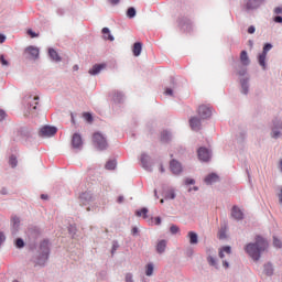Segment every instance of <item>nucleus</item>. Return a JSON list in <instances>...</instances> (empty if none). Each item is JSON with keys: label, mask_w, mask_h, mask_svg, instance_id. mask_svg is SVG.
<instances>
[{"label": "nucleus", "mask_w": 282, "mask_h": 282, "mask_svg": "<svg viewBox=\"0 0 282 282\" xmlns=\"http://www.w3.org/2000/svg\"><path fill=\"white\" fill-rule=\"evenodd\" d=\"M147 276H151L153 274V263H149L145 269Z\"/></svg>", "instance_id": "7c9ffc66"}, {"label": "nucleus", "mask_w": 282, "mask_h": 282, "mask_svg": "<svg viewBox=\"0 0 282 282\" xmlns=\"http://www.w3.org/2000/svg\"><path fill=\"white\" fill-rule=\"evenodd\" d=\"M231 252V249L230 247L226 246V247H223L219 251V257L220 259H224V257H226L225 254H230Z\"/></svg>", "instance_id": "4be33fe9"}, {"label": "nucleus", "mask_w": 282, "mask_h": 282, "mask_svg": "<svg viewBox=\"0 0 282 282\" xmlns=\"http://www.w3.org/2000/svg\"><path fill=\"white\" fill-rule=\"evenodd\" d=\"M84 118L87 122H94V117L89 112H85Z\"/></svg>", "instance_id": "2f4dec72"}, {"label": "nucleus", "mask_w": 282, "mask_h": 282, "mask_svg": "<svg viewBox=\"0 0 282 282\" xmlns=\"http://www.w3.org/2000/svg\"><path fill=\"white\" fill-rule=\"evenodd\" d=\"M254 32H256L254 26H253V25L249 26L248 33H249V34H254Z\"/></svg>", "instance_id": "a18cd8bd"}, {"label": "nucleus", "mask_w": 282, "mask_h": 282, "mask_svg": "<svg viewBox=\"0 0 282 282\" xmlns=\"http://www.w3.org/2000/svg\"><path fill=\"white\" fill-rule=\"evenodd\" d=\"M160 171H161V173H164V166H160Z\"/></svg>", "instance_id": "0e129e2a"}, {"label": "nucleus", "mask_w": 282, "mask_h": 282, "mask_svg": "<svg viewBox=\"0 0 282 282\" xmlns=\"http://www.w3.org/2000/svg\"><path fill=\"white\" fill-rule=\"evenodd\" d=\"M268 250V240L261 236L256 237V242H250L245 247V251L253 261L261 259V252Z\"/></svg>", "instance_id": "f257e3e1"}, {"label": "nucleus", "mask_w": 282, "mask_h": 282, "mask_svg": "<svg viewBox=\"0 0 282 282\" xmlns=\"http://www.w3.org/2000/svg\"><path fill=\"white\" fill-rule=\"evenodd\" d=\"M210 265H216L215 258H209Z\"/></svg>", "instance_id": "6e6d98bb"}, {"label": "nucleus", "mask_w": 282, "mask_h": 282, "mask_svg": "<svg viewBox=\"0 0 282 282\" xmlns=\"http://www.w3.org/2000/svg\"><path fill=\"white\" fill-rule=\"evenodd\" d=\"M0 194L1 195H8V189L6 187H3L1 191H0Z\"/></svg>", "instance_id": "3c124183"}, {"label": "nucleus", "mask_w": 282, "mask_h": 282, "mask_svg": "<svg viewBox=\"0 0 282 282\" xmlns=\"http://www.w3.org/2000/svg\"><path fill=\"white\" fill-rule=\"evenodd\" d=\"M231 217H234V219H243V212H241V209H239V207L234 206L231 209Z\"/></svg>", "instance_id": "f8f14e48"}, {"label": "nucleus", "mask_w": 282, "mask_h": 282, "mask_svg": "<svg viewBox=\"0 0 282 282\" xmlns=\"http://www.w3.org/2000/svg\"><path fill=\"white\" fill-rule=\"evenodd\" d=\"M11 224H12L14 230H17V228H19V224H21V220L19 219V217L13 216L11 218Z\"/></svg>", "instance_id": "393cba45"}, {"label": "nucleus", "mask_w": 282, "mask_h": 282, "mask_svg": "<svg viewBox=\"0 0 282 282\" xmlns=\"http://www.w3.org/2000/svg\"><path fill=\"white\" fill-rule=\"evenodd\" d=\"M149 213V209L142 208L141 210L137 212V217H143V219H147V214Z\"/></svg>", "instance_id": "a878e982"}, {"label": "nucleus", "mask_w": 282, "mask_h": 282, "mask_svg": "<svg viewBox=\"0 0 282 282\" xmlns=\"http://www.w3.org/2000/svg\"><path fill=\"white\" fill-rule=\"evenodd\" d=\"M116 164H117L116 161H108L106 163L107 171H113L116 169Z\"/></svg>", "instance_id": "bb28decb"}, {"label": "nucleus", "mask_w": 282, "mask_h": 282, "mask_svg": "<svg viewBox=\"0 0 282 282\" xmlns=\"http://www.w3.org/2000/svg\"><path fill=\"white\" fill-rule=\"evenodd\" d=\"M170 232L172 235H177V232H180V227H177L175 225H172L171 228H170Z\"/></svg>", "instance_id": "473e14b6"}, {"label": "nucleus", "mask_w": 282, "mask_h": 282, "mask_svg": "<svg viewBox=\"0 0 282 282\" xmlns=\"http://www.w3.org/2000/svg\"><path fill=\"white\" fill-rule=\"evenodd\" d=\"M41 199H47V195L42 194V195H41Z\"/></svg>", "instance_id": "680f3d73"}, {"label": "nucleus", "mask_w": 282, "mask_h": 282, "mask_svg": "<svg viewBox=\"0 0 282 282\" xmlns=\"http://www.w3.org/2000/svg\"><path fill=\"white\" fill-rule=\"evenodd\" d=\"M91 199H94V197L91 196V194L85 192L80 195V200L82 204H89V202H91Z\"/></svg>", "instance_id": "f3484780"}, {"label": "nucleus", "mask_w": 282, "mask_h": 282, "mask_svg": "<svg viewBox=\"0 0 282 282\" xmlns=\"http://www.w3.org/2000/svg\"><path fill=\"white\" fill-rule=\"evenodd\" d=\"M28 34L29 36H31V39H36L39 36V33L32 31V29L28 30Z\"/></svg>", "instance_id": "4c0bfd02"}, {"label": "nucleus", "mask_w": 282, "mask_h": 282, "mask_svg": "<svg viewBox=\"0 0 282 282\" xmlns=\"http://www.w3.org/2000/svg\"><path fill=\"white\" fill-rule=\"evenodd\" d=\"M275 23H282V17L278 15L274 18Z\"/></svg>", "instance_id": "de8ad7c7"}, {"label": "nucleus", "mask_w": 282, "mask_h": 282, "mask_svg": "<svg viewBox=\"0 0 282 282\" xmlns=\"http://www.w3.org/2000/svg\"><path fill=\"white\" fill-rule=\"evenodd\" d=\"M141 163H142V166H143L144 169H147V166H148V164H149V155L142 154V155H141Z\"/></svg>", "instance_id": "cd10ccee"}, {"label": "nucleus", "mask_w": 282, "mask_h": 282, "mask_svg": "<svg viewBox=\"0 0 282 282\" xmlns=\"http://www.w3.org/2000/svg\"><path fill=\"white\" fill-rule=\"evenodd\" d=\"M10 166L14 169L17 166V156H11L9 160Z\"/></svg>", "instance_id": "c9c22d12"}, {"label": "nucleus", "mask_w": 282, "mask_h": 282, "mask_svg": "<svg viewBox=\"0 0 282 282\" xmlns=\"http://www.w3.org/2000/svg\"><path fill=\"white\" fill-rule=\"evenodd\" d=\"M15 246H17V248H23V246H25V242L23 241V239L18 238L15 240Z\"/></svg>", "instance_id": "72a5a7b5"}, {"label": "nucleus", "mask_w": 282, "mask_h": 282, "mask_svg": "<svg viewBox=\"0 0 282 282\" xmlns=\"http://www.w3.org/2000/svg\"><path fill=\"white\" fill-rule=\"evenodd\" d=\"M107 65L105 64H97L93 66L91 69H89L88 74H90L91 76H96L97 74H100V72H102V69H105Z\"/></svg>", "instance_id": "9b49d317"}, {"label": "nucleus", "mask_w": 282, "mask_h": 282, "mask_svg": "<svg viewBox=\"0 0 282 282\" xmlns=\"http://www.w3.org/2000/svg\"><path fill=\"white\" fill-rule=\"evenodd\" d=\"M165 199H175V191L170 189L165 194Z\"/></svg>", "instance_id": "c756f323"}, {"label": "nucleus", "mask_w": 282, "mask_h": 282, "mask_svg": "<svg viewBox=\"0 0 282 282\" xmlns=\"http://www.w3.org/2000/svg\"><path fill=\"white\" fill-rule=\"evenodd\" d=\"M48 56L52 58V61H55L56 63H59L61 56L54 48L48 50Z\"/></svg>", "instance_id": "a211bd4d"}, {"label": "nucleus", "mask_w": 282, "mask_h": 282, "mask_svg": "<svg viewBox=\"0 0 282 282\" xmlns=\"http://www.w3.org/2000/svg\"><path fill=\"white\" fill-rule=\"evenodd\" d=\"M224 268H229L228 261H223Z\"/></svg>", "instance_id": "13d9d810"}, {"label": "nucleus", "mask_w": 282, "mask_h": 282, "mask_svg": "<svg viewBox=\"0 0 282 282\" xmlns=\"http://www.w3.org/2000/svg\"><path fill=\"white\" fill-rule=\"evenodd\" d=\"M117 202H118V204H122V202H124V196H119L117 198Z\"/></svg>", "instance_id": "8fccbe9b"}, {"label": "nucleus", "mask_w": 282, "mask_h": 282, "mask_svg": "<svg viewBox=\"0 0 282 282\" xmlns=\"http://www.w3.org/2000/svg\"><path fill=\"white\" fill-rule=\"evenodd\" d=\"M275 14H282V8L278 7L274 9Z\"/></svg>", "instance_id": "09e8293b"}, {"label": "nucleus", "mask_w": 282, "mask_h": 282, "mask_svg": "<svg viewBox=\"0 0 282 282\" xmlns=\"http://www.w3.org/2000/svg\"><path fill=\"white\" fill-rule=\"evenodd\" d=\"M0 43H6V35L0 34Z\"/></svg>", "instance_id": "5fc2aeb1"}, {"label": "nucleus", "mask_w": 282, "mask_h": 282, "mask_svg": "<svg viewBox=\"0 0 282 282\" xmlns=\"http://www.w3.org/2000/svg\"><path fill=\"white\" fill-rule=\"evenodd\" d=\"M197 153L198 160H200L202 162H208V160H210V151H208V149L199 148Z\"/></svg>", "instance_id": "423d86ee"}, {"label": "nucleus", "mask_w": 282, "mask_h": 282, "mask_svg": "<svg viewBox=\"0 0 282 282\" xmlns=\"http://www.w3.org/2000/svg\"><path fill=\"white\" fill-rule=\"evenodd\" d=\"M219 239H224V235L220 234Z\"/></svg>", "instance_id": "338daca9"}, {"label": "nucleus", "mask_w": 282, "mask_h": 282, "mask_svg": "<svg viewBox=\"0 0 282 282\" xmlns=\"http://www.w3.org/2000/svg\"><path fill=\"white\" fill-rule=\"evenodd\" d=\"M72 122L74 123L75 121H74V116H72Z\"/></svg>", "instance_id": "774afa93"}, {"label": "nucleus", "mask_w": 282, "mask_h": 282, "mask_svg": "<svg viewBox=\"0 0 282 282\" xmlns=\"http://www.w3.org/2000/svg\"><path fill=\"white\" fill-rule=\"evenodd\" d=\"M169 140H171V133H169V131H163L161 133V141L169 142Z\"/></svg>", "instance_id": "b1692460"}, {"label": "nucleus", "mask_w": 282, "mask_h": 282, "mask_svg": "<svg viewBox=\"0 0 282 282\" xmlns=\"http://www.w3.org/2000/svg\"><path fill=\"white\" fill-rule=\"evenodd\" d=\"M197 113L202 118V120H208V118L213 116V109H210L209 106L202 105L198 107Z\"/></svg>", "instance_id": "20e7f679"}, {"label": "nucleus", "mask_w": 282, "mask_h": 282, "mask_svg": "<svg viewBox=\"0 0 282 282\" xmlns=\"http://www.w3.org/2000/svg\"><path fill=\"white\" fill-rule=\"evenodd\" d=\"M165 94H166V96H173V89L166 88Z\"/></svg>", "instance_id": "49530a36"}, {"label": "nucleus", "mask_w": 282, "mask_h": 282, "mask_svg": "<svg viewBox=\"0 0 282 282\" xmlns=\"http://www.w3.org/2000/svg\"><path fill=\"white\" fill-rule=\"evenodd\" d=\"M185 184H187V185L195 184V180L187 178V180H185Z\"/></svg>", "instance_id": "c03bdc74"}, {"label": "nucleus", "mask_w": 282, "mask_h": 282, "mask_svg": "<svg viewBox=\"0 0 282 282\" xmlns=\"http://www.w3.org/2000/svg\"><path fill=\"white\" fill-rule=\"evenodd\" d=\"M72 147L73 149H80L83 147V137L80 134H73Z\"/></svg>", "instance_id": "1a4fd4ad"}, {"label": "nucleus", "mask_w": 282, "mask_h": 282, "mask_svg": "<svg viewBox=\"0 0 282 282\" xmlns=\"http://www.w3.org/2000/svg\"><path fill=\"white\" fill-rule=\"evenodd\" d=\"M36 105H39V96H35V97L33 98V104H31V107H32L33 109H36Z\"/></svg>", "instance_id": "58836bf2"}, {"label": "nucleus", "mask_w": 282, "mask_h": 282, "mask_svg": "<svg viewBox=\"0 0 282 282\" xmlns=\"http://www.w3.org/2000/svg\"><path fill=\"white\" fill-rule=\"evenodd\" d=\"M272 50V44L267 43L263 47V52L262 54H268V52H270Z\"/></svg>", "instance_id": "f704fd0d"}, {"label": "nucleus", "mask_w": 282, "mask_h": 282, "mask_svg": "<svg viewBox=\"0 0 282 282\" xmlns=\"http://www.w3.org/2000/svg\"><path fill=\"white\" fill-rule=\"evenodd\" d=\"M47 246H50V242L47 240H44L41 243V249L44 250V253L42 254L43 261H47V257H48Z\"/></svg>", "instance_id": "ddd939ff"}, {"label": "nucleus", "mask_w": 282, "mask_h": 282, "mask_svg": "<svg viewBox=\"0 0 282 282\" xmlns=\"http://www.w3.org/2000/svg\"><path fill=\"white\" fill-rule=\"evenodd\" d=\"M273 246L275 248H281L282 247V242L281 240H279L276 237L273 238Z\"/></svg>", "instance_id": "e433bc0d"}, {"label": "nucleus", "mask_w": 282, "mask_h": 282, "mask_svg": "<svg viewBox=\"0 0 282 282\" xmlns=\"http://www.w3.org/2000/svg\"><path fill=\"white\" fill-rule=\"evenodd\" d=\"M93 142L96 144V147H98L100 151H105V149H107V140L105 137H102V134L98 132L94 134Z\"/></svg>", "instance_id": "7ed1b4c3"}, {"label": "nucleus", "mask_w": 282, "mask_h": 282, "mask_svg": "<svg viewBox=\"0 0 282 282\" xmlns=\"http://www.w3.org/2000/svg\"><path fill=\"white\" fill-rule=\"evenodd\" d=\"M0 62H1V64L4 65V66H8V65H9L8 61L6 59V57H4L3 55L0 56Z\"/></svg>", "instance_id": "ea45409f"}, {"label": "nucleus", "mask_w": 282, "mask_h": 282, "mask_svg": "<svg viewBox=\"0 0 282 282\" xmlns=\"http://www.w3.org/2000/svg\"><path fill=\"white\" fill-rule=\"evenodd\" d=\"M73 69H74V72H78V65H75V66L73 67Z\"/></svg>", "instance_id": "e2e57ef3"}, {"label": "nucleus", "mask_w": 282, "mask_h": 282, "mask_svg": "<svg viewBox=\"0 0 282 282\" xmlns=\"http://www.w3.org/2000/svg\"><path fill=\"white\" fill-rule=\"evenodd\" d=\"M215 182H219V176L215 173H212L205 177V183L215 184Z\"/></svg>", "instance_id": "4468645a"}, {"label": "nucleus", "mask_w": 282, "mask_h": 282, "mask_svg": "<svg viewBox=\"0 0 282 282\" xmlns=\"http://www.w3.org/2000/svg\"><path fill=\"white\" fill-rule=\"evenodd\" d=\"M127 17H128L129 19H133V17H135V8L130 7V8L128 9V11H127Z\"/></svg>", "instance_id": "c85d7f7f"}, {"label": "nucleus", "mask_w": 282, "mask_h": 282, "mask_svg": "<svg viewBox=\"0 0 282 282\" xmlns=\"http://www.w3.org/2000/svg\"><path fill=\"white\" fill-rule=\"evenodd\" d=\"M240 63H242V65H250V57H248V52L241 51Z\"/></svg>", "instance_id": "dca6fc26"}, {"label": "nucleus", "mask_w": 282, "mask_h": 282, "mask_svg": "<svg viewBox=\"0 0 282 282\" xmlns=\"http://www.w3.org/2000/svg\"><path fill=\"white\" fill-rule=\"evenodd\" d=\"M132 235H138V227L132 228Z\"/></svg>", "instance_id": "4d7b16f0"}, {"label": "nucleus", "mask_w": 282, "mask_h": 282, "mask_svg": "<svg viewBox=\"0 0 282 282\" xmlns=\"http://www.w3.org/2000/svg\"><path fill=\"white\" fill-rule=\"evenodd\" d=\"M187 237H188L189 243H191L192 246H195V245L198 243L197 235H196L194 231H189V232L187 234Z\"/></svg>", "instance_id": "aec40b11"}, {"label": "nucleus", "mask_w": 282, "mask_h": 282, "mask_svg": "<svg viewBox=\"0 0 282 282\" xmlns=\"http://www.w3.org/2000/svg\"><path fill=\"white\" fill-rule=\"evenodd\" d=\"M242 89L245 90V94H248V89L246 88V84H242Z\"/></svg>", "instance_id": "052dcab7"}, {"label": "nucleus", "mask_w": 282, "mask_h": 282, "mask_svg": "<svg viewBox=\"0 0 282 282\" xmlns=\"http://www.w3.org/2000/svg\"><path fill=\"white\" fill-rule=\"evenodd\" d=\"M57 131L56 127L44 126L40 129L39 135L41 138H52V135H56Z\"/></svg>", "instance_id": "f03ea898"}, {"label": "nucleus", "mask_w": 282, "mask_h": 282, "mask_svg": "<svg viewBox=\"0 0 282 282\" xmlns=\"http://www.w3.org/2000/svg\"><path fill=\"white\" fill-rule=\"evenodd\" d=\"M155 226H160L162 224V219L160 217L154 218Z\"/></svg>", "instance_id": "37998d69"}, {"label": "nucleus", "mask_w": 282, "mask_h": 282, "mask_svg": "<svg viewBox=\"0 0 282 282\" xmlns=\"http://www.w3.org/2000/svg\"><path fill=\"white\" fill-rule=\"evenodd\" d=\"M164 250H166V240H160L156 245V252H159V254H162Z\"/></svg>", "instance_id": "6ab92c4d"}, {"label": "nucleus", "mask_w": 282, "mask_h": 282, "mask_svg": "<svg viewBox=\"0 0 282 282\" xmlns=\"http://www.w3.org/2000/svg\"><path fill=\"white\" fill-rule=\"evenodd\" d=\"M112 6H118L120 3V0H109Z\"/></svg>", "instance_id": "603ef678"}, {"label": "nucleus", "mask_w": 282, "mask_h": 282, "mask_svg": "<svg viewBox=\"0 0 282 282\" xmlns=\"http://www.w3.org/2000/svg\"><path fill=\"white\" fill-rule=\"evenodd\" d=\"M189 126L193 131H199V129H202V119L192 117L189 119Z\"/></svg>", "instance_id": "0eeeda50"}, {"label": "nucleus", "mask_w": 282, "mask_h": 282, "mask_svg": "<svg viewBox=\"0 0 282 282\" xmlns=\"http://www.w3.org/2000/svg\"><path fill=\"white\" fill-rule=\"evenodd\" d=\"M272 133L273 138H279V135H281V132L279 131H273Z\"/></svg>", "instance_id": "864d4df0"}, {"label": "nucleus", "mask_w": 282, "mask_h": 282, "mask_svg": "<svg viewBox=\"0 0 282 282\" xmlns=\"http://www.w3.org/2000/svg\"><path fill=\"white\" fill-rule=\"evenodd\" d=\"M116 250H118V245H113L112 247V252H116Z\"/></svg>", "instance_id": "bf43d9fd"}, {"label": "nucleus", "mask_w": 282, "mask_h": 282, "mask_svg": "<svg viewBox=\"0 0 282 282\" xmlns=\"http://www.w3.org/2000/svg\"><path fill=\"white\" fill-rule=\"evenodd\" d=\"M6 116H8L3 110H0V122H2V120H6Z\"/></svg>", "instance_id": "79ce46f5"}, {"label": "nucleus", "mask_w": 282, "mask_h": 282, "mask_svg": "<svg viewBox=\"0 0 282 282\" xmlns=\"http://www.w3.org/2000/svg\"><path fill=\"white\" fill-rule=\"evenodd\" d=\"M268 56V54L262 53L259 55V65L265 69V57Z\"/></svg>", "instance_id": "5701e85b"}, {"label": "nucleus", "mask_w": 282, "mask_h": 282, "mask_svg": "<svg viewBox=\"0 0 282 282\" xmlns=\"http://www.w3.org/2000/svg\"><path fill=\"white\" fill-rule=\"evenodd\" d=\"M170 169L174 175H180L182 172V163L177 162L176 160H172L170 163Z\"/></svg>", "instance_id": "6e6552de"}, {"label": "nucleus", "mask_w": 282, "mask_h": 282, "mask_svg": "<svg viewBox=\"0 0 282 282\" xmlns=\"http://www.w3.org/2000/svg\"><path fill=\"white\" fill-rule=\"evenodd\" d=\"M132 53L134 56H140V54H142V43L135 42L133 44Z\"/></svg>", "instance_id": "2eb2a0df"}, {"label": "nucleus", "mask_w": 282, "mask_h": 282, "mask_svg": "<svg viewBox=\"0 0 282 282\" xmlns=\"http://www.w3.org/2000/svg\"><path fill=\"white\" fill-rule=\"evenodd\" d=\"M25 52L26 54H29V56H31V58H33V61H36V58H39L40 51L37 47L29 46L25 48Z\"/></svg>", "instance_id": "9d476101"}, {"label": "nucleus", "mask_w": 282, "mask_h": 282, "mask_svg": "<svg viewBox=\"0 0 282 282\" xmlns=\"http://www.w3.org/2000/svg\"><path fill=\"white\" fill-rule=\"evenodd\" d=\"M265 0H243V6L246 10H257L261 8V3Z\"/></svg>", "instance_id": "39448f33"}, {"label": "nucleus", "mask_w": 282, "mask_h": 282, "mask_svg": "<svg viewBox=\"0 0 282 282\" xmlns=\"http://www.w3.org/2000/svg\"><path fill=\"white\" fill-rule=\"evenodd\" d=\"M102 34H104V39L105 41H113V35H111V32L109 31V28H104L101 30Z\"/></svg>", "instance_id": "412c9836"}, {"label": "nucleus", "mask_w": 282, "mask_h": 282, "mask_svg": "<svg viewBox=\"0 0 282 282\" xmlns=\"http://www.w3.org/2000/svg\"><path fill=\"white\" fill-rule=\"evenodd\" d=\"M126 282H133V275L130 274V273H128V274L126 275Z\"/></svg>", "instance_id": "a19ab883"}, {"label": "nucleus", "mask_w": 282, "mask_h": 282, "mask_svg": "<svg viewBox=\"0 0 282 282\" xmlns=\"http://www.w3.org/2000/svg\"><path fill=\"white\" fill-rule=\"evenodd\" d=\"M280 171H282V160L280 161Z\"/></svg>", "instance_id": "69168bd1"}]
</instances>
